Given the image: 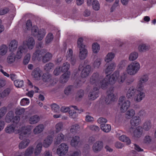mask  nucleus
<instances>
[{
	"label": "nucleus",
	"mask_w": 156,
	"mask_h": 156,
	"mask_svg": "<svg viewBox=\"0 0 156 156\" xmlns=\"http://www.w3.org/2000/svg\"><path fill=\"white\" fill-rule=\"evenodd\" d=\"M108 78L109 75H107L105 78L102 79V76L98 73L96 72L92 75L90 82L93 85L94 87L105 89L108 84Z\"/></svg>",
	"instance_id": "f257e3e1"
},
{
	"label": "nucleus",
	"mask_w": 156,
	"mask_h": 156,
	"mask_svg": "<svg viewBox=\"0 0 156 156\" xmlns=\"http://www.w3.org/2000/svg\"><path fill=\"white\" fill-rule=\"evenodd\" d=\"M127 76V75L125 72L120 74L119 72L115 71L112 75H109L108 84H113L116 81L119 83H122L125 80Z\"/></svg>",
	"instance_id": "f03ea898"
},
{
	"label": "nucleus",
	"mask_w": 156,
	"mask_h": 156,
	"mask_svg": "<svg viewBox=\"0 0 156 156\" xmlns=\"http://www.w3.org/2000/svg\"><path fill=\"white\" fill-rule=\"evenodd\" d=\"M140 68V64L137 61H134L129 64L126 68V72L130 76H134L136 74Z\"/></svg>",
	"instance_id": "7ed1b4c3"
},
{
	"label": "nucleus",
	"mask_w": 156,
	"mask_h": 156,
	"mask_svg": "<svg viewBox=\"0 0 156 156\" xmlns=\"http://www.w3.org/2000/svg\"><path fill=\"white\" fill-rule=\"evenodd\" d=\"M29 38L27 40L24 41L23 42V46H20L18 49L16 53V58L18 59L20 58L23 55V53H26L28 49L29 48Z\"/></svg>",
	"instance_id": "20e7f679"
},
{
	"label": "nucleus",
	"mask_w": 156,
	"mask_h": 156,
	"mask_svg": "<svg viewBox=\"0 0 156 156\" xmlns=\"http://www.w3.org/2000/svg\"><path fill=\"white\" fill-rule=\"evenodd\" d=\"M119 104L120 106V111L124 113L125 112L129 107L130 102L129 101L126 100L125 97L122 96L119 99Z\"/></svg>",
	"instance_id": "39448f33"
},
{
	"label": "nucleus",
	"mask_w": 156,
	"mask_h": 156,
	"mask_svg": "<svg viewBox=\"0 0 156 156\" xmlns=\"http://www.w3.org/2000/svg\"><path fill=\"white\" fill-rule=\"evenodd\" d=\"M129 132L131 133L134 138L140 137L143 134V130L141 126H138L136 128L130 127Z\"/></svg>",
	"instance_id": "423d86ee"
},
{
	"label": "nucleus",
	"mask_w": 156,
	"mask_h": 156,
	"mask_svg": "<svg viewBox=\"0 0 156 156\" xmlns=\"http://www.w3.org/2000/svg\"><path fill=\"white\" fill-rule=\"evenodd\" d=\"M68 149V145L65 143H62L58 146L56 153L59 156H64L67 153Z\"/></svg>",
	"instance_id": "0eeeda50"
},
{
	"label": "nucleus",
	"mask_w": 156,
	"mask_h": 156,
	"mask_svg": "<svg viewBox=\"0 0 156 156\" xmlns=\"http://www.w3.org/2000/svg\"><path fill=\"white\" fill-rule=\"evenodd\" d=\"M107 95L105 99V101L108 104L115 101L116 99V95L114 93L113 88H109L107 92Z\"/></svg>",
	"instance_id": "6e6552de"
},
{
	"label": "nucleus",
	"mask_w": 156,
	"mask_h": 156,
	"mask_svg": "<svg viewBox=\"0 0 156 156\" xmlns=\"http://www.w3.org/2000/svg\"><path fill=\"white\" fill-rule=\"evenodd\" d=\"M137 89V91L134 96V100L136 102H139L142 101L145 97V93L143 91L144 89Z\"/></svg>",
	"instance_id": "1a4fd4ad"
},
{
	"label": "nucleus",
	"mask_w": 156,
	"mask_h": 156,
	"mask_svg": "<svg viewBox=\"0 0 156 156\" xmlns=\"http://www.w3.org/2000/svg\"><path fill=\"white\" fill-rule=\"evenodd\" d=\"M149 80L148 76L147 74H144L141 76L138 82L136 88L144 89V84Z\"/></svg>",
	"instance_id": "9d476101"
},
{
	"label": "nucleus",
	"mask_w": 156,
	"mask_h": 156,
	"mask_svg": "<svg viewBox=\"0 0 156 156\" xmlns=\"http://www.w3.org/2000/svg\"><path fill=\"white\" fill-rule=\"evenodd\" d=\"M103 144L101 141H98L94 144L92 147L93 151L95 153H98L102 149Z\"/></svg>",
	"instance_id": "9b49d317"
},
{
	"label": "nucleus",
	"mask_w": 156,
	"mask_h": 156,
	"mask_svg": "<svg viewBox=\"0 0 156 156\" xmlns=\"http://www.w3.org/2000/svg\"><path fill=\"white\" fill-rule=\"evenodd\" d=\"M94 87L93 90L90 92L88 95L89 99L91 100H95L98 97V90L100 87Z\"/></svg>",
	"instance_id": "f8f14e48"
},
{
	"label": "nucleus",
	"mask_w": 156,
	"mask_h": 156,
	"mask_svg": "<svg viewBox=\"0 0 156 156\" xmlns=\"http://www.w3.org/2000/svg\"><path fill=\"white\" fill-rule=\"evenodd\" d=\"M91 70V67L89 65H87L83 67L81 73V76L82 78H86L88 76Z\"/></svg>",
	"instance_id": "ddd939ff"
},
{
	"label": "nucleus",
	"mask_w": 156,
	"mask_h": 156,
	"mask_svg": "<svg viewBox=\"0 0 156 156\" xmlns=\"http://www.w3.org/2000/svg\"><path fill=\"white\" fill-rule=\"evenodd\" d=\"M141 123V120L140 117L138 116H135L130 120V124L131 127L134 128V127L136 126Z\"/></svg>",
	"instance_id": "4468645a"
},
{
	"label": "nucleus",
	"mask_w": 156,
	"mask_h": 156,
	"mask_svg": "<svg viewBox=\"0 0 156 156\" xmlns=\"http://www.w3.org/2000/svg\"><path fill=\"white\" fill-rule=\"evenodd\" d=\"M53 137L51 136H47L43 140L42 146L45 148L49 147L53 142Z\"/></svg>",
	"instance_id": "2eb2a0df"
},
{
	"label": "nucleus",
	"mask_w": 156,
	"mask_h": 156,
	"mask_svg": "<svg viewBox=\"0 0 156 156\" xmlns=\"http://www.w3.org/2000/svg\"><path fill=\"white\" fill-rule=\"evenodd\" d=\"M106 68L104 71L106 74H110L115 69L116 66V64L114 62L106 64Z\"/></svg>",
	"instance_id": "dca6fc26"
},
{
	"label": "nucleus",
	"mask_w": 156,
	"mask_h": 156,
	"mask_svg": "<svg viewBox=\"0 0 156 156\" xmlns=\"http://www.w3.org/2000/svg\"><path fill=\"white\" fill-rule=\"evenodd\" d=\"M70 75L69 71L66 72L62 74L60 78V82L62 83H66L69 80Z\"/></svg>",
	"instance_id": "f3484780"
},
{
	"label": "nucleus",
	"mask_w": 156,
	"mask_h": 156,
	"mask_svg": "<svg viewBox=\"0 0 156 156\" xmlns=\"http://www.w3.org/2000/svg\"><path fill=\"white\" fill-rule=\"evenodd\" d=\"M29 132V126L22 127V131L19 134V138L21 140L23 139L24 138L28 135Z\"/></svg>",
	"instance_id": "a211bd4d"
},
{
	"label": "nucleus",
	"mask_w": 156,
	"mask_h": 156,
	"mask_svg": "<svg viewBox=\"0 0 156 156\" xmlns=\"http://www.w3.org/2000/svg\"><path fill=\"white\" fill-rule=\"evenodd\" d=\"M42 73L41 70L37 68L33 70L31 73L32 76L36 80H38L41 76Z\"/></svg>",
	"instance_id": "6ab92c4d"
},
{
	"label": "nucleus",
	"mask_w": 156,
	"mask_h": 156,
	"mask_svg": "<svg viewBox=\"0 0 156 156\" xmlns=\"http://www.w3.org/2000/svg\"><path fill=\"white\" fill-rule=\"evenodd\" d=\"M79 50V57L81 60H83L87 57L88 55V51L86 48H81Z\"/></svg>",
	"instance_id": "aec40b11"
},
{
	"label": "nucleus",
	"mask_w": 156,
	"mask_h": 156,
	"mask_svg": "<svg viewBox=\"0 0 156 156\" xmlns=\"http://www.w3.org/2000/svg\"><path fill=\"white\" fill-rule=\"evenodd\" d=\"M137 91V89L133 87H130L128 90L126 94V96L128 98H130L133 96H134Z\"/></svg>",
	"instance_id": "412c9836"
},
{
	"label": "nucleus",
	"mask_w": 156,
	"mask_h": 156,
	"mask_svg": "<svg viewBox=\"0 0 156 156\" xmlns=\"http://www.w3.org/2000/svg\"><path fill=\"white\" fill-rule=\"evenodd\" d=\"M65 138L64 135L62 133H58L55 139V143L58 144L64 141Z\"/></svg>",
	"instance_id": "4be33fe9"
},
{
	"label": "nucleus",
	"mask_w": 156,
	"mask_h": 156,
	"mask_svg": "<svg viewBox=\"0 0 156 156\" xmlns=\"http://www.w3.org/2000/svg\"><path fill=\"white\" fill-rule=\"evenodd\" d=\"M45 128L43 124H40L34 129L33 132L35 134H38L42 133Z\"/></svg>",
	"instance_id": "5701e85b"
},
{
	"label": "nucleus",
	"mask_w": 156,
	"mask_h": 156,
	"mask_svg": "<svg viewBox=\"0 0 156 156\" xmlns=\"http://www.w3.org/2000/svg\"><path fill=\"white\" fill-rule=\"evenodd\" d=\"M141 127L142 129H144L145 131L149 130L152 127L151 121L149 120L145 121L144 122Z\"/></svg>",
	"instance_id": "b1692460"
},
{
	"label": "nucleus",
	"mask_w": 156,
	"mask_h": 156,
	"mask_svg": "<svg viewBox=\"0 0 156 156\" xmlns=\"http://www.w3.org/2000/svg\"><path fill=\"white\" fill-rule=\"evenodd\" d=\"M37 142L38 143L36 146L34 152L35 154L36 155H37L40 154L43 146L42 143L41 142V140H38Z\"/></svg>",
	"instance_id": "393cba45"
},
{
	"label": "nucleus",
	"mask_w": 156,
	"mask_h": 156,
	"mask_svg": "<svg viewBox=\"0 0 156 156\" xmlns=\"http://www.w3.org/2000/svg\"><path fill=\"white\" fill-rule=\"evenodd\" d=\"M18 46V42L15 40H12L9 45V49L11 51L15 50L17 48Z\"/></svg>",
	"instance_id": "a878e982"
},
{
	"label": "nucleus",
	"mask_w": 156,
	"mask_h": 156,
	"mask_svg": "<svg viewBox=\"0 0 156 156\" xmlns=\"http://www.w3.org/2000/svg\"><path fill=\"white\" fill-rule=\"evenodd\" d=\"M135 115V112L133 109H130L126 113L125 117L127 119H130L132 118Z\"/></svg>",
	"instance_id": "bb28decb"
},
{
	"label": "nucleus",
	"mask_w": 156,
	"mask_h": 156,
	"mask_svg": "<svg viewBox=\"0 0 156 156\" xmlns=\"http://www.w3.org/2000/svg\"><path fill=\"white\" fill-rule=\"evenodd\" d=\"M40 120V117L37 115L31 116L30 117V124H35L38 122Z\"/></svg>",
	"instance_id": "cd10ccee"
},
{
	"label": "nucleus",
	"mask_w": 156,
	"mask_h": 156,
	"mask_svg": "<svg viewBox=\"0 0 156 156\" xmlns=\"http://www.w3.org/2000/svg\"><path fill=\"white\" fill-rule=\"evenodd\" d=\"M80 141V138L78 136H75L73 137L71 141V144L72 146L75 147L77 146Z\"/></svg>",
	"instance_id": "c85d7f7f"
},
{
	"label": "nucleus",
	"mask_w": 156,
	"mask_h": 156,
	"mask_svg": "<svg viewBox=\"0 0 156 156\" xmlns=\"http://www.w3.org/2000/svg\"><path fill=\"white\" fill-rule=\"evenodd\" d=\"M100 128L102 131L105 133H108L111 130V126L110 125L107 124L101 125Z\"/></svg>",
	"instance_id": "c756f323"
},
{
	"label": "nucleus",
	"mask_w": 156,
	"mask_h": 156,
	"mask_svg": "<svg viewBox=\"0 0 156 156\" xmlns=\"http://www.w3.org/2000/svg\"><path fill=\"white\" fill-rule=\"evenodd\" d=\"M115 56V55L114 53L112 52L108 53L105 56V61L107 62H109L113 59Z\"/></svg>",
	"instance_id": "7c9ffc66"
},
{
	"label": "nucleus",
	"mask_w": 156,
	"mask_h": 156,
	"mask_svg": "<svg viewBox=\"0 0 156 156\" xmlns=\"http://www.w3.org/2000/svg\"><path fill=\"white\" fill-rule=\"evenodd\" d=\"M149 47L144 44H140L138 47V49L140 52H143L148 50Z\"/></svg>",
	"instance_id": "2f4dec72"
},
{
	"label": "nucleus",
	"mask_w": 156,
	"mask_h": 156,
	"mask_svg": "<svg viewBox=\"0 0 156 156\" xmlns=\"http://www.w3.org/2000/svg\"><path fill=\"white\" fill-rule=\"evenodd\" d=\"M55 128L56 133L63 130L64 128L63 124L62 122H59L55 125Z\"/></svg>",
	"instance_id": "473e14b6"
},
{
	"label": "nucleus",
	"mask_w": 156,
	"mask_h": 156,
	"mask_svg": "<svg viewBox=\"0 0 156 156\" xmlns=\"http://www.w3.org/2000/svg\"><path fill=\"white\" fill-rule=\"evenodd\" d=\"M10 91L11 89L9 88H6L0 94V97L3 98L7 97L9 94Z\"/></svg>",
	"instance_id": "72a5a7b5"
},
{
	"label": "nucleus",
	"mask_w": 156,
	"mask_h": 156,
	"mask_svg": "<svg viewBox=\"0 0 156 156\" xmlns=\"http://www.w3.org/2000/svg\"><path fill=\"white\" fill-rule=\"evenodd\" d=\"M46 32L44 29H40L38 31L37 34L38 39L39 40H42Z\"/></svg>",
	"instance_id": "f704fd0d"
},
{
	"label": "nucleus",
	"mask_w": 156,
	"mask_h": 156,
	"mask_svg": "<svg viewBox=\"0 0 156 156\" xmlns=\"http://www.w3.org/2000/svg\"><path fill=\"white\" fill-rule=\"evenodd\" d=\"M14 116L13 112L9 111L6 115L5 117V121L7 123L10 122L12 120Z\"/></svg>",
	"instance_id": "c9c22d12"
},
{
	"label": "nucleus",
	"mask_w": 156,
	"mask_h": 156,
	"mask_svg": "<svg viewBox=\"0 0 156 156\" xmlns=\"http://www.w3.org/2000/svg\"><path fill=\"white\" fill-rule=\"evenodd\" d=\"M83 39L82 37H80L78 39L77 45L79 49L81 48H85L86 47V45L83 43Z\"/></svg>",
	"instance_id": "e433bc0d"
},
{
	"label": "nucleus",
	"mask_w": 156,
	"mask_h": 156,
	"mask_svg": "<svg viewBox=\"0 0 156 156\" xmlns=\"http://www.w3.org/2000/svg\"><path fill=\"white\" fill-rule=\"evenodd\" d=\"M138 54L136 52L134 51L131 52L129 55V61H132L136 60L138 58Z\"/></svg>",
	"instance_id": "4c0bfd02"
},
{
	"label": "nucleus",
	"mask_w": 156,
	"mask_h": 156,
	"mask_svg": "<svg viewBox=\"0 0 156 156\" xmlns=\"http://www.w3.org/2000/svg\"><path fill=\"white\" fill-rule=\"evenodd\" d=\"M92 48L93 53H97L100 49V46L98 43H94L92 45Z\"/></svg>",
	"instance_id": "58836bf2"
},
{
	"label": "nucleus",
	"mask_w": 156,
	"mask_h": 156,
	"mask_svg": "<svg viewBox=\"0 0 156 156\" xmlns=\"http://www.w3.org/2000/svg\"><path fill=\"white\" fill-rule=\"evenodd\" d=\"M119 140L124 142L127 144H129L131 143V141L125 135H122L119 137Z\"/></svg>",
	"instance_id": "ea45409f"
},
{
	"label": "nucleus",
	"mask_w": 156,
	"mask_h": 156,
	"mask_svg": "<svg viewBox=\"0 0 156 156\" xmlns=\"http://www.w3.org/2000/svg\"><path fill=\"white\" fill-rule=\"evenodd\" d=\"M54 67V64L51 62L46 64L44 66V70L46 72H49Z\"/></svg>",
	"instance_id": "a19ab883"
},
{
	"label": "nucleus",
	"mask_w": 156,
	"mask_h": 156,
	"mask_svg": "<svg viewBox=\"0 0 156 156\" xmlns=\"http://www.w3.org/2000/svg\"><path fill=\"white\" fill-rule=\"evenodd\" d=\"M52 55L49 52L47 53L43 57V61L45 63L49 61L52 57Z\"/></svg>",
	"instance_id": "79ce46f5"
},
{
	"label": "nucleus",
	"mask_w": 156,
	"mask_h": 156,
	"mask_svg": "<svg viewBox=\"0 0 156 156\" xmlns=\"http://www.w3.org/2000/svg\"><path fill=\"white\" fill-rule=\"evenodd\" d=\"M15 58V55L14 54H11L8 56L7 62L11 64L14 62Z\"/></svg>",
	"instance_id": "37998d69"
},
{
	"label": "nucleus",
	"mask_w": 156,
	"mask_h": 156,
	"mask_svg": "<svg viewBox=\"0 0 156 156\" xmlns=\"http://www.w3.org/2000/svg\"><path fill=\"white\" fill-rule=\"evenodd\" d=\"M70 67V65L68 62L64 63L62 66L61 67L62 72H68V70L69 69Z\"/></svg>",
	"instance_id": "c03bdc74"
},
{
	"label": "nucleus",
	"mask_w": 156,
	"mask_h": 156,
	"mask_svg": "<svg viewBox=\"0 0 156 156\" xmlns=\"http://www.w3.org/2000/svg\"><path fill=\"white\" fill-rule=\"evenodd\" d=\"M51 110L55 112L58 113L60 110L59 106L55 103H53L51 105Z\"/></svg>",
	"instance_id": "a18cd8bd"
},
{
	"label": "nucleus",
	"mask_w": 156,
	"mask_h": 156,
	"mask_svg": "<svg viewBox=\"0 0 156 156\" xmlns=\"http://www.w3.org/2000/svg\"><path fill=\"white\" fill-rule=\"evenodd\" d=\"M101 59L100 58H98L94 61L93 64V66L94 68H98L101 64Z\"/></svg>",
	"instance_id": "49530a36"
},
{
	"label": "nucleus",
	"mask_w": 156,
	"mask_h": 156,
	"mask_svg": "<svg viewBox=\"0 0 156 156\" xmlns=\"http://www.w3.org/2000/svg\"><path fill=\"white\" fill-rule=\"evenodd\" d=\"M7 51V47L5 45H3L0 48V55H5Z\"/></svg>",
	"instance_id": "de8ad7c7"
},
{
	"label": "nucleus",
	"mask_w": 156,
	"mask_h": 156,
	"mask_svg": "<svg viewBox=\"0 0 156 156\" xmlns=\"http://www.w3.org/2000/svg\"><path fill=\"white\" fill-rule=\"evenodd\" d=\"M23 141L19 144V147L20 149H22L26 148L29 144V142L27 140Z\"/></svg>",
	"instance_id": "09e8293b"
},
{
	"label": "nucleus",
	"mask_w": 156,
	"mask_h": 156,
	"mask_svg": "<svg viewBox=\"0 0 156 156\" xmlns=\"http://www.w3.org/2000/svg\"><path fill=\"white\" fill-rule=\"evenodd\" d=\"M92 7L93 9L96 11H98L100 9V5L98 1L96 0H94L92 3Z\"/></svg>",
	"instance_id": "8fccbe9b"
},
{
	"label": "nucleus",
	"mask_w": 156,
	"mask_h": 156,
	"mask_svg": "<svg viewBox=\"0 0 156 156\" xmlns=\"http://www.w3.org/2000/svg\"><path fill=\"white\" fill-rule=\"evenodd\" d=\"M14 126L13 125L8 126L5 129L6 132L9 133L13 132L15 129Z\"/></svg>",
	"instance_id": "3c124183"
},
{
	"label": "nucleus",
	"mask_w": 156,
	"mask_h": 156,
	"mask_svg": "<svg viewBox=\"0 0 156 156\" xmlns=\"http://www.w3.org/2000/svg\"><path fill=\"white\" fill-rule=\"evenodd\" d=\"M73 89V87L70 85L66 87L64 90V93L65 94L67 95L71 94Z\"/></svg>",
	"instance_id": "603ef678"
},
{
	"label": "nucleus",
	"mask_w": 156,
	"mask_h": 156,
	"mask_svg": "<svg viewBox=\"0 0 156 156\" xmlns=\"http://www.w3.org/2000/svg\"><path fill=\"white\" fill-rule=\"evenodd\" d=\"M14 84L17 87H21L23 85V80H16L14 81Z\"/></svg>",
	"instance_id": "864d4df0"
},
{
	"label": "nucleus",
	"mask_w": 156,
	"mask_h": 156,
	"mask_svg": "<svg viewBox=\"0 0 156 156\" xmlns=\"http://www.w3.org/2000/svg\"><path fill=\"white\" fill-rule=\"evenodd\" d=\"M51 76L48 73L44 74L42 76V79L44 81L48 82L51 79Z\"/></svg>",
	"instance_id": "5fc2aeb1"
},
{
	"label": "nucleus",
	"mask_w": 156,
	"mask_h": 156,
	"mask_svg": "<svg viewBox=\"0 0 156 156\" xmlns=\"http://www.w3.org/2000/svg\"><path fill=\"white\" fill-rule=\"evenodd\" d=\"M38 30V28L36 26H33L31 29V34L34 36L37 35Z\"/></svg>",
	"instance_id": "6e6d98bb"
},
{
	"label": "nucleus",
	"mask_w": 156,
	"mask_h": 156,
	"mask_svg": "<svg viewBox=\"0 0 156 156\" xmlns=\"http://www.w3.org/2000/svg\"><path fill=\"white\" fill-rule=\"evenodd\" d=\"M83 95L84 92L83 90H81L78 91L76 97V100L78 101H80L83 97Z\"/></svg>",
	"instance_id": "4d7b16f0"
},
{
	"label": "nucleus",
	"mask_w": 156,
	"mask_h": 156,
	"mask_svg": "<svg viewBox=\"0 0 156 156\" xmlns=\"http://www.w3.org/2000/svg\"><path fill=\"white\" fill-rule=\"evenodd\" d=\"M62 72L60 66L57 67L54 69L53 73L55 76H57L59 75Z\"/></svg>",
	"instance_id": "13d9d810"
},
{
	"label": "nucleus",
	"mask_w": 156,
	"mask_h": 156,
	"mask_svg": "<svg viewBox=\"0 0 156 156\" xmlns=\"http://www.w3.org/2000/svg\"><path fill=\"white\" fill-rule=\"evenodd\" d=\"M53 36L52 34L49 33L47 35L46 38V42L47 43H50L53 40Z\"/></svg>",
	"instance_id": "bf43d9fd"
},
{
	"label": "nucleus",
	"mask_w": 156,
	"mask_h": 156,
	"mask_svg": "<svg viewBox=\"0 0 156 156\" xmlns=\"http://www.w3.org/2000/svg\"><path fill=\"white\" fill-rule=\"evenodd\" d=\"M87 128L92 131L98 132L99 130V128L97 126L95 125H90L87 126Z\"/></svg>",
	"instance_id": "052dcab7"
},
{
	"label": "nucleus",
	"mask_w": 156,
	"mask_h": 156,
	"mask_svg": "<svg viewBox=\"0 0 156 156\" xmlns=\"http://www.w3.org/2000/svg\"><path fill=\"white\" fill-rule=\"evenodd\" d=\"M43 50L40 51L39 50L36 51L35 53L33 54V58L34 59H35L37 57L38 58V57H40L41 56L40 55H41L43 54Z\"/></svg>",
	"instance_id": "680f3d73"
},
{
	"label": "nucleus",
	"mask_w": 156,
	"mask_h": 156,
	"mask_svg": "<svg viewBox=\"0 0 156 156\" xmlns=\"http://www.w3.org/2000/svg\"><path fill=\"white\" fill-rule=\"evenodd\" d=\"M73 57V52L72 50L69 48L67 52V54L66 55V60H68L69 59H70V58Z\"/></svg>",
	"instance_id": "e2e57ef3"
},
{
	"label": "nucleus",
	"mask_w": 156,
	"mask_h": 156,
	"mask_svg": "<svg viewBox=\"0 0 156 156\" xmlns=\"http://www.w3.org/2000/svg\"><path fill=\"white\" fill-rule=\"evenodd\" d=\"M7 109L5 107H3L0 109V118L3 117L6 113Z\"/></svg>",
	"instance_id": "0e129e2a"
},
{
	"label": "nucleus",
	"mask_w": 156,
	"mask_h": 156,
	"mask_svg": "<svg viewBox=\"0 0 156 156\" xmlns=\"http://www.w3.org/2000/svg\"><path fill=\"white\" fill-rule=\"evenodd\" d=\"M20 120V117L18 116H16L13 117L12 120L13 123V125L15 126V124H16L19 123Z\"/></svg>",
	"instance_id": "69168bd1"
},
{
	"label": "nucleus",
	"mask_w": 156,
	"mask_h": 156,
	"mask_svg": "<svg viewBox=\"0 0 156 156\" xmlns=\"http://www.w3.org/2000/svg\"><path fill=\"white\" fill-rule=\"evenodd\" d=\"M97 121L98 123L102 125V124H106V123L107 122V120L105 118H100L98 119Z\"/></svg>",
	"instance_id": "338daca9"
},
{
	"label": "nucleus",
	"mask_w": 156,
	"mask_h": 156,
	"mask_svg": "<svg viewBox=\"0 0 156 156\" xmlns=\"http://www.w3.org/2000/svg\"><path fill=\"white\" fill-rule=\"evenodd\" d=\"M9 11L8 8L5 7L0 9V15H4L7 13Z\"/></svg>",
	"instance_id": "774afa93"
}]
</instances>
